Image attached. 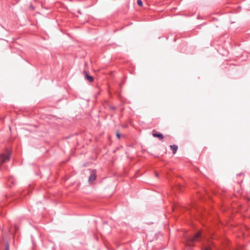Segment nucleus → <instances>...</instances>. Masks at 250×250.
<instances>
[{
  "mask_svg": "<svg viewBox=\"0 0 250 250\" xmlns=\"http://www.w3.org/2000/svg\"><path fill=\"white\" fill-rule=\"evenodd\" d=\"M11 155L10 152H8L7 154L2 153L0 155V163L2 164L9 161Z\"/></svg>",
  "mask_w": 250,
  "mask_h": 250,
  "instance_id": "nucleus-2",
  "label": "nucleus"
},
{
  "mask_svg": "<svg viewBox=\"0 0 250 250\" xmlns=\"http://www.w3.org/2000/svg\"><path fill=\"white\" fill-rule=\"evenodd\" d=\"M96 172L95 170H93L92 171V172L88 178V182L89 183H90V184L92 183L96 179Z\"/></svg>",
  "mask_w": 250,
  "mask_h": 250,
  "instance_id": "nucleus-3",
  "label": "nucleus"
},
{
  "mask_svg": "<svg viewBox=\"0 0 250 250\" xmlns=\"http://www.w3.org/2000/svg\"><path fill=\"white\" fill-rule=\"evenodd\" d=\"M170 147L171 149L173 151V153L175 154L178 149V146L175 145H173L170 146Z\"/></svg>",
  "mask_w": 250,
  "mask_h": 250,
  "instance_id": "nucleus-6",
  "label": "nucleus"
},
{
  "mask_svg": "<svg viewBox=\"0 0 250 250\" xmlns=\"http://www.w3.org/2000/svg\"><path fill=\"white\" fill-rule=\"evenodd\" d=\"M9 249H10L9 244L8 242H6L5 244V245L4 250H9Z\"/></svg>",
  "mask_w": 250,
  "mask_h": 250,
  "instance_id": "nucleus-8",
  "label": "nucleus"
},
{
  "mask_svg": "<svg viewBox=\"0 0 250 250\" xmlns=\"http://www.w3.org/2000/svg\"><path fill=\"white\" fill-rule=\"evenodd\" d=\"M31 8H32V9H33V7L32 6H31Z\"/></svg>",
  "mask_w": 250,
  "mask_h": 250,
  "instance_id": "nucleus-11",
  "label": "nucleus"
},
{
  "mask_svg": "<svg viewBox=\"0 0 250 250\" xmlns=\"http://www.w3.org/2000/svg\"><path fill=\"white\" fill-rule=\"evenodd\" d=\"M83 73L85 76V78L86 80L89 82H92L93 81V77L89 75L86 71H84Z\"/></svg>",
  "mask_w": 250,
  "mask_h": 250,
  "instance_id": "nucleus-5",
  "label": "nucleus"
},
{
  "mask_svg": "<svg viewBox=\"0 0 250 250\" xmlns=\"http://www.w3.org/2000/svg\"><path fill=\"white\" fill-rule=\"evenodd\" d=\"M137 3L139 6H142L143 5V2L142 0H137Z\"/></svg>",
  "mask_w": 250,
  "mask_h": 250,
  "instance_id": "nucleus-9",
  "label": "nucleus"
},
{
  "mask_svg": "<svg viewBox=\"0 0 250 250\" xmlns=\"http://www.w3.org/2000/svg\"><path fill=\"white\" fill-rule=\"evenodd\" d=\"M116 136H117V137L118 139H119V138H120V137H121V134H120V133H119V132H116Z\"/></svg>",
  "mask_w": 250,
  "mask_h": 250,
  "instance_id": "nucleus-10",
  "label": "nucleus"
},
{
  "mask_svg": "<svg viewBox=\"0 0 250 250\" xmlns=\"http://www.w3.org/2000/svg\"><path fill=\"white\" fill-rule=\"evenodd\" d=\"M152 135L154 137L158 138L160 140H162L164 138V136L162 133L154 132V130L153 131Z\"/></svg>",
  "mask_w": 250,
  "mask_h": 250,
  "instance_id": "nucleus-4",
  "label": "nucleus"
},
{
  "mask_svg": "<svg viewBox=\"0 0 250 250\" xmlns=\"http://www.w3.org/2000/svg\"><path fill=\"white\" fill-rule=\"evenodd\" d=\"M203 235L200 232H198L192 236L187 238V245L189 247L192 246V243L195 242H199L201 240Z\"/></svg>",
  "mask_w": 250,
  "mask_h": 250,
  "instance_id": "nucleus-1",
  "label": "nucleus"
},
{
  "mask_svg": "<svg viewBox=\"0 0 250 250\" xmlns=\"http://www.w3.org/2000/svg\"><path fill=\"white\" fill-rule=\"evenodd\" d=\"M202 250H211V248L209 246H206L203 245L202 248Z\"/></svg>",
  "mask_w": 250,
  "mask_h": 250,
  "instance_id": "nucleus-7",
  "label": "nucleus"
}]
</instances>
